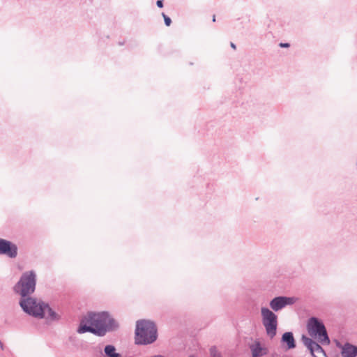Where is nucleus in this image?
I'll use <instances>...</instances> for the list:
<instances>
[{"label":"nucleus","instance_id":"1","mask_svg":"<svg viewBox=\"0 0 357 357\" xmlns=\"http://www.w3.org/2000/svg\"><path fill=\"white\" fill-rule=\"evenodd\" d=\"M114 321L106 312H89L81 320L79 333L90 332L102 336L112 328Z\"/></svg>","mask_w":357,"mask_h":357},{"label":"nucleus","instance_id":"2","mask_svg":"<svg viewBox=\"0 0 357 357\" xmlns=\"http://www.w3.org/2000/svg\"><path fill=\"white\" fill-rule=\"evenodd\" d=\"M20 304L25 312L33 317L39 318L45 317L51 320L59 319V315L48 305L37 302L33 298L22 299Z\"/></svg>","mask_w":357,"mask_h":357},{"label":"nucleus","instance_id":"3","mask_svg":"<svg viewBox=\"0 0 357 357\" xmlns=\"http://www.w3.org/2000/svg\"><path fill=\"white\" fill-rule=\"evenodd\" d=\"M157 339V329L153 322L140 320L137 322L135 342L139 344H149Z\"/></svg>","mask_w":357,"mask_h":357},{"label":"nucleus","instance_id":"4","mask_svg":"<svg viewBox=\"0 0 357 357\" xmlns=\"http://www.w3.org/2000/svg\"><path fill=\"white\" fill-rule=\"evenodd\" d=\"M36 275L33 271H27L22 274L20 280L14 287L15 291L24 297L34 292Z\"/></svg>","mask_w":357,"mask_h":357},{"label":"nucleus","instance_id":"5","mask_svg":"<svg viewBox=\"0 0 357 357\" xmlns=\"http://www.w3.org/2000/svg\"><path fill=\"white\" fill-rule=\"evenodd\" d=\"M307 331L311 337L317 338L321 344L330 343L325 326L317 318L310 319L307 323Z\"/></svg>","mask_w":357,"mask_h":357},{"label":"nucleus","instance_id":"6","mask_svg":"<svg viewBox=\"0 0 357 357\" xmlns=\"http://www.w3.org/2000/svg\"><path fill=\"white\" fill-rule=\"evenodd\" d=\"M262 316V323L265 327L268 337L273 338L276 335L278 326L277 316L269 309L262 307L261 310Z\"/></svg>","mask_w":357,"mask_h":357},{"label":"nucleus","instance_id":"7","mask_svg":"<svg viewBox=\"0 0 357 357\" xmlns=\"http://www.w3.org/2000/svg\"><path fill=\"white\" fill-rule=\"evenodd\" d=\"M2 254L12 258L15 257L17 254V246L10 241L0 238V255Z\"/></svg>","mask_w":357,"mask_h":357},{"label":"nucleus","instance_id":"8","mask_svg":"<svg viewBox=\"0 0 357 357\" xmlns=\"http://www.w3.org/2000/svg\"><path fill=\"white\" fill-rule=\"evenodd\" d=\"M337 346L342 349V355L343 357H356L357 355V347L350 344H345L342 346L337 344Z\"/></svg>","mask_w":357,"mask_h":357},{"label":"nucleus","instance_id":"9","mask_svg":"<svg viewBox=\"0 0 357 357\" xmlns=\"http://www.w3.org/2000/svg\"><path fill=\"white\" fill-rule=\"evenodd\" d=\"M252 357H260L266 354V349L261 347L259 342H255L251 346Z\"/></svg>","mask_w":357,"mask_h":357},{"label":"nucleus","instance_id":"10","mask_svg":"<svg viewBox=\"0 0 357 357\" xmlns=\"http://www.w3.org/2000/svg\"><path fill=\"white\" fill-rule=\"evenodd\" d=\"M282 341L287 344L288 349H294L296 347L295 340L292 333L286 332L283 334Z\"/></svg>","mask_w":357,"mask_h":357},{"label":"nucleus","instance_id":"11","mask_svg":"<svg viewBox=\"0 0 357 357\" xmlns=\"http://www.w3.org/2000/svg\"><path fill=\"white\" fill-rule=\"evenodd\" d=\"M270 306L275 311H278L284 307L285 303H284L283 297H276L273 299L270 303Z\"/></svg>","mask_w":357,"mask_h":357},{"label":"nucleus","instance_id":"12","mask_svg":"<svg viewBox=\"0 0 357 357\" xmlns=\"http://www.w3.org/2000/svg\"><path fill=\"white\" fill-rule=\"evenodd\" d=\"M105 353L109 357H121V356L116 352V349L112 345H107L105 348Z\"/></svg>","mask_w":357,"mask_h":357},{"label":"nucleus","instance_id":"13","mask_svg":"<svg viewBox=\"0 0 357 357\" xmlns=\"http://www.w3.org/2000/svg\"><path fill=\"white\" fill-rule=\"evenodd\" d=\"M302 340L303 344L310 349V348L312 346V344L314 342L312 339L303 335Z\"/></svg>","mask_w":357,"mask_h":357},{"label":"nucleus","instance_id":"14","mask_svg":"<svg viewBox=\"0 0 357 357\" xmlns=\"http://www.w3.org/2000/svg\"><path fill=\"white\" fill-rule=\"evenodd\" d=\"M310 350L312 354H314V352L319 353L322 352V348L315 342L312 344V346L310 348Z\"/></svg>","mask_w":357,"mask_h":357},{"label":"nucleus","instance_id":"15","mask_svg":"<svg viewBox=\"0 0 357 357\" xmlns=\"http://www.w3.org/2000/svg\"><path fill=\"white\" fill-rule=\"evenodd\" d=\"M284 303H285V306L287 305L294 304L296 301V298L294 297H283Z\"/></svg>","mask_w":357,"mask_h":357},{"label":"nucleus","instance_id":"16","mask_svg":"<svg viewBox=\"0 0 357 357\" xmlns=\"http://www.w3.org/2000/svg\"><path fill=\"white\" fill-rule=\"evenodd\" d=\"M210 354L213 357H220L219 352L216 347H213L210 349Z\"/></svg>","mask_w":357,"mask_h":357},{"label":"nucleus","instance_id":"17","mask_svg":"<svg viewBox=\"0 0 357 357\" xmlns=\"http://www.w3.org/2000/svg\"><path fill=\"white\" fill-rule=\"evenodd\" d=\"M162 15L164 18L165 23L166 26H170V24L172 23L171 19L168 16H167L165 13H162Z\"/></svg>","mask_w":357,"mask_h":357},{"label":"nucleus","instance_id":"18","mask_svg":"<svg viewBox=\"0 0 357 357\" xmlns=\"http://www.w3.org/2000/svg\"><path fill=\"white\" fill-rule=\"evenodd\" d=\"M156 4H157V6H158L159 8H162V7H163L162 0H158V1H157Z\"/></svg>","mask_w":357,"mask_h":357},{"label":"nucleus","instance_id":"19","mask_svg":"<svg viewBox=\"0 0 357 357\" xmlns=\"http://www.w3.org/2000/svg\"><path fill=\"white\" fill-rule=\"evenodd\" d=\"M280 47H289V43H280Z\"/></svg>","mask_w":357,"mask_h":357},{"label":"nucleus","instance_id":"20","mask_svg":"<svg viewBox=\"0 0 357 357\" xmlns=\"http://www.w3.org/2000/svg\"><path fill=\"white\" fill-rule=\"evenodd\" d=\"M231 47H232L233 49H234V50L236 49V45H235L234 43H231Z\"/></svg>","mask_w":357,"mask_h":357},{"label":"nucleus","instance_id":"21","mask_svg":"<svg viewBox=\"0 0 357 357\" xmlns=\"http://www.w3.org/2000/svg\"><path fill=\"white\" fill-rule=\"evenodd\" d=\"M213 22H215V15H213Z\"/></svg>","mask_w":357,"mask_h":357}]
</instances>
